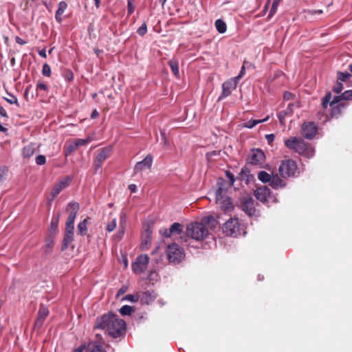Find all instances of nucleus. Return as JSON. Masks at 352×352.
Instances as JSON below:
<instances>
[{
	"label": "nucleus",
	"instance_id": "1",
	"mask_svg": "<svg viewBox=\"0 0 352 352\" xmlns=\"http://www.w3.org/2000/svg\"><path fill=\"white\" fill-rule=\"evenodd\" d=\"M95 329L105 330L113 338H118L125 332L126 324L122 319L109 313L96 320Z\"/></svg>",
	"mask_w": 352,
	"mask_h": 352
},
{
	"label": "nucleus",
	"instance_id": "2",
	"mask_svg": "<svg viewBox=\"0 0 352 352\" xmlns=\"http://www.w3.org/2000/svg\"><path fill=\"white\" fill-rule=\"evenodd\" d=\"M217 225V220L212 216L203 218L200 223H191L186 228V236L184 240L186 242L188 237L196 241L204 240L209 234L208 228L214 229Z\"/></svg>",
	"mask_w": 352,
	"mask_h": 352
},
{
	"label": "nucleus",
	"instance_id": "3",
	"mask_svg": "<svg viewBox=\"0 0 352 352\" xmlns=\"http://www.w3.org/2000/svg\"><path fill=\"white\" fill-rule=\"evenodd\" d=\"M285 145L289 150L307 158L312 157L314 155L315 151L311 144L307 143L300 138L291 137L285 140Z\"/></svg>",
	"mask_w": 352,
	"mask_h": 352
},
{
	"label": "nucleus",
	"instance_id": "4",
	"mask_svg": "<svg viewBox=\"0 0 352 352\" xmlns=\"http://www.w3.org/2000/svg\"><path fill=\"white\" fill-rule=\"evenodd\" d=\"M166 253L169 263L173 264L181 263L185 257L184 249L175 243L168 245Z\"/></svg>",
	"mask_w": 352,
	"mask_h": 352
},
{
	"label": "nucleus",
	"instance_id": "5",
	"mask_svg": "<svg viewBox=\"0 0 352 352\" xmlns=\"http://www.w3.org/2000/svg\"><path fill=\"white\" fill-rule=\"evenodd\" d=\"M278 171L280 175L284 178L296 177L299 173L296 162L290 159L283 160L281 162Z\"/></svg>",
	"mask_w": 352,
	"mask_h": 352
},
{
	"label": "nucleus",
	"instance_id": "6",
	"mask_svg": "<svg viewBox=\"0 0 352 352\" xmlns=\"http://www.w3.org/2000/svg\"><path fill=\"white\" fill-rule=\"evenodd\" d=\"M226 175L229 179V182L226 181L223 178H219L217 180V189L215 192V197H219L218 199H221V196L226 195L225 192L227 190L228 188L233 186L234 182V177L230 172H226Z\"/></svg>",
	"mask_w": 352,
	"mask_h": 352
},
{
	"label": "nucleus",
	"instance_id": "7",
	"mask_svg": "<svg viewBox=\"0 0 352 352\" xmlns=\"http://www.w3.org/2000/svg\"><path fill=\"white\" fill-rule=\"evenodd\" d=\"M96 336L98 338L96 342H90L87 346L85 344H81L73 352H105L102 349V345L104 342L102 338L98 333H96Z\"/></svg>",
	"mask_w": 352,
	"mask_h": 352
},
{
	"label": "nucleus",
	"instance_id": "8",
	"mask_svg": "<svg viewBox=\"0 0 352 352\" xmlns=\"http://www.w3.org/2000/svg\"><path fill=\"white\" fill-rule=\"evenodd\" d=\"M223 232L228 236H236L240 233V225L237 218H230L223 226Z\"/></svg>",
	"mask_w": 352,
	"mask_h": 352
},
{
	"label": "nucleus",
	"instance_id": "9",
	"mask_svg": "<svg viewBox=\"0 0 352 352\" xmlns=\"http://www.w3.org/2000/svg\"><path fill=\"white\" fill-rule=\"evenodd\" d=\"M149 263V258L146 254H141L137 257L132 263V270L135 274H141L145 272Z\"/></svg>",
	"mask_w": 352,
	"mask_h": 352
},
{
	"label": "nucleus",
	"instance_id": "10",
	"mask_svg": "<svg viewBox=\"0 0 352 352\" xmlns=\"http://www.w3.org/2000/svg\"><path fill=\"white\" fill-rule=\"evenodd\" d=\"M265 160V155L263 151L258 148L251 150L248 156L249 162L252 165L261 166L264 164Z\"/></svg>",
	"mask_w": 352,
	"mask_h": 352
},
{
	"label": "nucleus",
	"instance_id": "11",
	"mask_svg": "<svg viewBox=\"0 0 352 352\" xmlns=\"http://www.w3.org/2000/svg\"><path fill=\"white\" fill-rule=\"evenodd\" d=\"M111 150V146L104 147L100 150L94 163L96 170L102 167L103 162L110 156Z\"/></svg>",
	"mask_w": 352,
	"mask_h": 352
},
{
	"label": "nucleus",
	"instance_id": "12",
	"mask_svg": "<svg viewBox=\"0 0 352 352\" xmlns=\"http://www.w3.org/2000/svg\"><path fill=\"white\" fill-rule=\"evenodd\" d=\"M79 210V204L76 202H70L68 204L67 210L69 212L67 219L66 226L74 227V221Z\"/></svg>",
	"mask_w": 352,
	"mask_h": 352
},
{
	"label": "nucleus",
	"instance_id": "13",
	"mask_svg": "<svg viewBox=\"0 0 352 352\" xmlns=\"http://www.w3.org/2000/svg\"><path fill=\"white\" fill-rule=\"evenodd\" d=\"M318 131V126L313 122H304L302 126V134L304 138L311 140Z\"/></svg>",
	"mask_w": 352,
	"mask_h": 352
},
{
	"label": "nucleus",
	"instance_id": "14",
	"mask_svg": "<svg viewBox=\"0 0 352 352\" xmlns=\"http://www.w3.org/2000/svg\"><path fill=\"white\" fill-rule=\"evenodd\" d=\"M237 83L238 82L234 78H231L224 82L222 85V93L219 97V100H223V98L229 96L231 94L232 91L236 88Z\"/></svg>",
	"mask_w": 352,
	"mask_h": 352
},
{
	"label": "nucleus",
	"instance_id": "15",
	"mask_svg": "<svg viewBox=\"0 0 352 352\" xmlns=\"http://www.w3.org/2000/svg\"><path fill=\"white\" fill-rule=\"evenodd\" d=\"M242 210L249 216H253L256 213L254 201L252 197H244L241 202Z\"/></svg>",
	"mask_w": 352,
	"mask_h": 352
},
{
	"label": "nucleus",
	"instance_id": "16",
	"mask_svg": "<svg viewBox=\"0 0 352 352\" xmlns=\"http://www.w3.org/2000/svg\"><path fill=\"white\" fill-rule=\"evenodd\" d=\"M153 164V156L150 154L147 155L146 157L136 163L134 168V173L137 174L139 172H141L146 169H149Z\"/></svg>",
	"mask_w": 352,
	"mask_h": 352
},
{
	"label": "nucleus",
	"instance_id": "17",
	"mask_svg": "<svg viewBox=\"0 0 352 352\" xmlns=\"http://www.w3.org/2000/svg\"><path fill=\"white\" fill-rule=\"evenodd\" d=\"M72 181L70 177H67L54 185L52 189L51 195L53 197H56L63 189L67 188Z\"/></svg>",
	"mask_w": 352,
	"mask_h": 352
},
{
	"label": "nucleus",
	"instance_id": "18",
	"mask_svg": "<svg viewBox=\"0 0 352 352\" xmlns=\"http://www.w3.org/2000/svg\"><path fill=\"white\" fill-rule=\"evenodd\" d=\"M270 192V188L267 186L258 187L254 191V196L258 201L265 203L267 201Z\"/></svg>",
	"mask_w": 352,
	"mask_h": 352
},
{
	"label": "nucleus",
	"instance_id": "19",
	"mask_svg": "<svg viewBox=\"0 0 352 352\" xmlns=\"http://www.w3.org/2000/svg\"><path fill=\"white\" fill-rule=\"evenodd\" d=\"M218 198L219 197H215L216 203L220 206V207L223 211H230L232 209L233 206L232 201L230 198H228L226 195L221 196V199Z\"/></svg>",
	"mask_w": 352,
	"mask_h": 352
},
{
	"label": "nucleus",
	"instance_id": "20",
	"mask_svg": "<svg viewBox=\"0 0 352 352\" xmlns=\"http://www.w3.org/2000/svg\"><path fill=\"white\" fill-rule=\"evenodd\" d=\"M139 296L142 303L148 305L155 300L157 295L153 291H146L139 292Z\"/></svg>",
	"mask_w": 352,
	"mask_h": 352
},
{
	"label": "nucleus",
	"instance_id": "21",
	"mask_svg": "<svg viewBox=\"0 0 352 352\" xmlns=\"http://www.w3.org/2000/svg\"><path fill=\"white\" fill-rule=\"evenodd\" d=\"M74 227H65L63 238V250L67 249L74 241Z\"/></svg>",
	"mask_w": 352,
	"mask_h": 352
},
{
	"label": "nucleus",
	"instance_id": "22",
	"mask_svg": "<svg viewBox=\"0 0 352 352\" xmlns=\"http://www.w3.org/2000/svg\"><path fill=\"white\" fill-rule=\"evenodd\" d=\"M48 314L49 311L47 308L45 307L44 306H41L38 312L37 318L35 321V326L36 327H41Z\"/></svg>",
	"mask_w": 352,
	"mask_h": 352
},
{
	"label": "nucleus",
	"instance_id": "23",
	"mask_svg": "<svg viewBox=\"0 0 352 352\" xmlns=\"http://www.w3.org/2000/svg\"><path fill=\"white\" fill-rule=\"evenodd\" d=\"M270 185L274 189L283 188L285 186V182L281 179L278 175H272L270 182Z\"/></svg>",
	"mask_w": 352,
	"mask_h": 352
},
{
	"label": "nucleus",
	"instance_id": "24",
	"mask_svg": "<svg viewBox=\"0 0 352 352\" xmlns=\"http://www.w3.org/2000/svg\"><path fill=\"white\" fill-rule=\"evenodd\" d=\"M67 8V4L65 1H60L58 3V8L55 14V19L58 22L60 23L62 21L61 16L65 12Z\"/></svg>",
	"mask_w": 352,
	"mask_h": 352
},
{
	"label": "nucleus",
	"instance_id": "25",
	"mask_svg": "<svg viewBox=\"0 0 352 352\" xmlns=\"http://www.w3.org/2000/svg\"><path fill=\"white\" fill-rule=\"evenodd\" d=\"M89 219V218L87 217V218L85 219L84 220H82V221L79 222V223L77 226L78 234H79L80 236H85L87 234V224H88Z\"/></svg>",
	"mask_w": 352,
	"mask_h": 352
},
{
	"label": "nucleus",
	"instance_id": "26",
	"mask_svg": "<svg viewBox=\"0 0 352 352\" xmlns=\"http://www.w3.org/2000/svg\"><path fill=\"white\" fill-rule=\"evenodd\" d=\"M293 107L294 104L292 103H289L285 110L281 111L278 113V119L280 122L283 124L285 118L287 116L291 115L293 111Z\"/></svg>",
	"mask_w": 352,
	"mask_h": 352
},
{
	"label": "nucleus",
	"instance_id": "27",
	"mask_svg": "<svg viewBox=\"0 0 352 352\" xmlns=\"http://www.w3.org/2000/svg\"><path fill=\"white\" fill-rule=\"evenodd\" d=\"M168 65L170 66L173 73L176 77H179V63L178 60L175 58L170 59L168 63Z\"/></svg>",
	"mask_w": 352,
	"mask_h": 352
},
{
	"label": "nucleus",
	"instance_id": "28",
	"mask_svg": "<svg viewBox=\"0 0 352 352\" xmlns=\"http://www.w3.org/2000/svg\"><path fill=\"white\" fill-rule=\"evenodd\" d=\"M182 225L179 223H174L169 228V232L172 233V235L180 234L182 232Z\"/></svg>",
	"mask_w": 352,
	"mask_h": 352
},
{
	"label": "nucleus",
	"instance_id": "29",
	"mask_svg": "<svg viewBox=\"0 0 352 352\" xmlns=\"http://www.w3.org/2000/svg\"><path fill=\"white\" fill-rule=\"evenodd\" d=\"M214 25H215V28H216L217 30L219 33L223 34L226 32L227 25H226V23L223 20L217 19L215 21Z\"/></svg>",
	"mask_w": 352,
	"mask_h": 352
},
{
	"label": "nucleus",
	"instance_id": "30",
	"mask_svg": "<svg viewBox=\"0 0 352 352\" xmlns=\"http://www.w3.org/2000/svg\"><path fill=\"white\" fill-rule=\"evenodd\" d=\"M269 117H266L262 120H250L244 124V126L248 129H252L259 123L264 122L268 120Z\"/></svg>",
	"mask_w": 352,
	"mask_h": 352
},
{
	"label": "nucleus",
	"instance_id": "31",
	"mask_svg": "<svg viewBox=\"0 0 352 352\" xmlns=\"http://www.w3.org/2000/svg\"><path fill=\"white\" fill-rule=\"evenodd\" d=\"M34 146L32 144L25 146L23 149V156L26 158L30 157L34 153Z\"/></svg>",
	"mask_w": 352,
	"mask_h": 352
},
{
	"label": "nucleus",
	"instance_id": "32",
	"mask_svg": "<svg viewBox=\"0 0 352 352\" xmlns=\"http://www.w3.org/2000/svg\"><path fill=\"white\" fill-rule=\"evenodd\" d=\"M124 223H125V214H122V215L120 217V228L119 230L118 231L116 236L119 240L123 237L124 234V226H123Z\"/></svg>",
	"mask_w": 352,
	"mask_h": 352
},
{
	"label": "nucleus",
	"instance_id": "33",
	"mask_svg": "<svg viewBox=\"0 0 352 352\" xmlns=\"http://www.w3.org/2000/svg\"><path fill=\"white\" fill-rule=\"evenodd\" d=\"M272 176L265 171H260L258 173V179L263 183H270Z\"/></svg>",
	"mask_w": 352,
	"mask_h": 352
},
{
	"label": "nucleus",
	"instance_id": "34",
	"mask_svg": "<svg viewBox=\"0 0 352 352\" xmlns=\"http://www.w3.org/2000/svg\"><path fill=\"white\" fill-rule=\"evenodd\" d=\"M53 245H54V240L52 237H49L46 239V241H45V245L44 246V252L45 254H48L52 248H53Z\"/></svg>",
	"mask_w": 352,
	"mask_h": 352
},
{
	"label": "nucleus",
	"instance_id": "35",
	"mask_svg": "<svg viewBox=\"0 0 352 352\" xmlns=\"http://www.w3.org/2000/svg\"><path fill=\"white\" fill-rule=\"evenodd\" d=\"M133 311V308L129 305H124L119 310L120 314L122 316H129Z\"/></svg>",
	"mask_w": 352,
	"mask_h": 352
},
{
	"label": "nucleus",
	"instance_id": "36",
	"mask_svg": "<svg viewBox=\"0 0 352 352\" xmlns=\"http://www.w3.org/2000/svg\"><path fill=\"white\" fill-rule=\"evenodd\" d=\"M91 141L90 138H87L85 139H75L73 141V143L76 146V148L85 145L87 143H89Z\"/></svg>",
	"mask_w": 352,
	"mask_h": 352
},
{
	"label": "nucleus",
	"instance_id": "37",
	"mask_svg": "<svg viewBox=\"0 0 352 352\" xmlns=\"http://www.w3.org/2000/svg\"><path fill=\"white\" fill-rule=\"evenodd\" d=\"M116 218L111 217L109 222L107 223L106 229L109 232H112L116 228Z\"/></svg>",
	"mask_w": 352,
	"mask_h": 352
},
{
	"label": "nucleus",
	"instance_id": "38",
	"mask_svg": "<svg viewBox=\"0 0 352 352\" xmlns=\"http://www.w3.org/2000/svg\"><path fill=\"white\" fill-rule=\"evenodd\" d=\"M331 99V94L328 92L326 94L325 96L322 98V106L324 109H326L329 104H330V100Z\"/></svg>",
	"mask_w": 352,
	"mask_h": 352
},
{
	"label": "nucleus",
	"instance_id": "39",
	"mask_svg": "<svg viewBox=\"0 0 352 352\" xmlns=\"http://www.w3.org/2000/svg\"><path fill=\"white\" fill-rule=\"evenodd\" d=\"M349 77H351V74L348 72H338L337 74V78L338 80L344 82L346 81Z\"/></svg>",
	"mask_w": 352,
	"mask_h": 352
},
{
	"label": "nucleus",
	"instance_id": "40",
	"mask_svg": "<svg viewBox=\"0 0 352 352\" xmlns=\"http://www.w3.org/2000/svg\"><path fill=\"white\" fill-rule=\"evenodd\" d=\"M280 1V0H274L269 16H268L269 17H272L276 13Z\"/></svg>",
	"mask_w": 352,
	"mask_h": 352
},
{
	"label": "nucleus",
	"instance_id": "41",
	"mask_svg": "<svg viewBox=\"0 0 352 352\" xmlns=\"http://www.w3.org/2000/svg\"><path fill=\"white\" fill-rule=\"evenodd\" d=\"M124 299L127 300L131 302H136L138 300H140L139 293H137L136 294H134V295L128 294L124 298Z\"/></svg>",
	"mask_w": 352,
	"mask_h": 352
},
{
	"label": "nucleus",
	"instance_id": "42",
	"mask_svg": "<svg viewBox=\"0 0 352 352\" xmlns=\"http://www.w3.org/2000/svg\"><path fill=\"white\" fill-rule=\"evenodd\" d=\"M42 74L45 76L50 77L51 75V68L50 65L47 63H45L43 65L42 69Z\"/></svg>",
	"mask_w": 352,
	"mask_h": 352
},
{
	"label": "nucleus",
	"instance_id": "43",
	"mask_svg": "<svg viewBox=\"0 0 352 352\" xmlns=\"http://www.w3.org/2000/svg\"><path fill=\"white\" fill-rule=\"evenodd\" d=\"M137 32L141 36H143L147 32V26L146 22H144L142 25L138 29Z\"/></svg>",
	"mask_w": 352,
	"mask_h": 352
},
{
	"label": "nucleus",
	"instance_id": "44",
	"mask_svg": "<svg viewBox=\"0 0 352 352\" xmlns=\"http://www.w3.org/2000/svg\"><path fill=\"white\" fill-rule=\"evenodd\" d=\"M46 162V158L43 155H39L36 157V163L38 165H43Z\"/></svg>",
	"mask_w": 352,
	"mask_h": 352
},
{
	"label": "nucleus",
	"instance_id": "45",
	"mask_svg": "<svg viewBox=\"0 0 352 352\" xmlns=\"http://www.w3.org/2000/svg\"><path fill=\"white\" fill-rule=\"evenodd\" d=\"M340 106L341 105H333L331 109V116H336L340 113Z\"/></svg>",
	"mask_w": 352,
	"mask_h": 352
},
{
	"label": "nucleus",
	"instance_id": "46",
	"mask_svg": "<svg viewBox=\"0 0 352 352\" xmlns=\"http://www.w3.org/2000/svg\"><path fill=\"white\" fill-rule=\"evenodd\" d=\"M343 89L342 84L340 82H337L333 87V91L336 94H339Z\"/></svg>",
	"mask_w": 352,
	"mask_h": 352
},
{
	"label": "nucleus",
	"instance_id": "47",
	"mask_svg": "<svg viewBox=\"0 0 352 352\" xmlns=\"http://www.w3.org/2000/svg\"><path fill=\"white\" fill-rule=\"evenodd\" d=\"M342 100H350L352 98V90H347L342 94Z\"/></svg>",
	"mask_w": 352,
	"mask_h": 352
},
{
	"label": "nucleus",
	"instance_id": "48",
	"mask_svg": "<svg viewBox=\"0 0 352 352\" xmlns=\"http://www.w3.org/2000/svg\"><path fill=\"white\" fill-rule=\"evenodd\" d=\"M10 98H4V99L10 104H16L19 106V104H18V100L17 98L12 95V94H10Z\"/></svg>",
	"mask_w": 352,
	"mask_h": 352
},
{
	"label": "nucleus",
	"instance_id": "49",
	"mask_svg": "<svg viewBox=\"0 0 352 352\" xmlns=\"http://www.w3.org/2000/svg\"><path fill=\"white\" fill-rule=\"evenodd\" d=\"M342 100V95L335 96L333 98V100L331 101L330 106L338 105V103H339Z\"/></svg>",
	"mask_w": 352,
	"mask_h": 352
},
{
	"label": "nucleus",
	"instance_id": "50",
	"mask_svg": "<svg viewBox=\"0 0 352 352\" xmlns=\"http://www.w3.org/2000/svg\"><path fill=\"white\" fill-rule=\"evenodd\" d=\"M77 148L76 147V146L74 145V144L73 143V144H70L67 146V148L65 151V155H69L72 152H73L74 151H75Z\"/></svg>",
	"mask_w": 352,
	"mask_h": 352
},
{
	"label": "nucleus",
	"instance_id": "51",
	"mask_svg": "<svg viewBox=\"0 0 352 352\" xmlns=\"http://www.w3.org/2000/svg\"><path fill=\"white\" fill-rule=\"evenodd\" d=\"M127 10L129 14H131L135 10L134 6L133 5L132 2L129 0L128 1Z\"/></svg>",
	"mask_w": 352,
	"mask_h": 352
},
{
	"label": "nucleus",
	"instance_id": "52",
	"mask_svg": "<svg viewBox=\"0 0 352 352\" xmlns=\"http://www.w3.org/2000/svg\"><path fill=\"white\" fill-rule=\"evenodd\" d=\"M245 67L244 65L242 66L239 74L236 76L234 79H236V80L238 82L245 74Z\"/></svg>",
	"mask_w": 352,
	"mask_h": 352
},
{
	"label": "nucleus",
	"instance_id": "53",
	"mask_svg": "<svg viewBox=\"0 0 352 352\" xmlns=\"http://www.w3.org/2000/svg\"><path fill=\"white\" fill-rule=\"evenodd\" d=\"M127 289H128L127 286H125V285L122 286V287H120L119 289V290L118 291L117 296L124 294V293L126 292Z\"/></svg>",
	"mask_w": 352,
	"mask_h": 352
},
{
	"label": "nucleus",
	"instance_id": "54",
	"mask_svg": "<svg viewBox=\"0 0 352 352\" xmlns=\"http://www.w3.org/2000/svg\"><path fill=\"white\" fill-rule=\"evenodd\" d=\"M160 233L164 236V237H166V238H168V237H170L172 235V233H170L169 232V229H164V230H160Z\"/></svg>",
	"mask_w": 352,
	"mask_h": 352
},
{
	"label": "nucleus",
	"instance_id": "55",
	"mask_svg": "<svg viewBox=\"0 0 352 352\" xmlns=\"http://www.w3.org/2000/svg\"><path fill=\"white\" fill-rule=\"evenodd\" d=\"M36 87L38 89H41V90H43V91H45L47 89V85L43 82H38L36 85Z\"/></svg>",
	"mask_w": 352,
	"mask_h": 352
},
{
	"label": "nucleus",
	"instance_id": "56",
	"mask_svg": "<svg viewBox=\"0 0 352 352\" xmlns=\"http://www.w3.org/2000/svg\"><path fill=\"white\" fill-rule=\"evenodd\" d=\"M265 138L269 144H271L275 138V136L274 134H267L265 135Z\"/></svg>",
	"mask_w": 352,
	"mask_h": 352
},
{
	"label": "nucleus",
	"instance_id": "57",
	"mask_svg": "<svg viewBox=\"0 0 352 352\" xmlns=\"http://www.w3.org/2000/svg\"><path fill=\"white\" fill-rule=\"evenodd\" d=\"M294 95L290 92L284 93L283 98L285 100H289L293 98Z\"/></svg>",
	"mask_w": 352,
	"mask_h": 352
},
{
	"label": "nucleus",
	"instance_id": "58",
	"mask_svg": "<svg viewBox=\"0 0 352 352\" xmlns=\"http://www.w3.org/2000/svg\"><path fill=\"white\" fill-rule=\"evenodd\" d=\"M0 115L2 117L8 118V113H7L6 109L3 107H0Z\"/></svg>",
	"mask_w": 352,
	"mask_h": 352
},
{
	"label": "nucleus",
	"instance_id": "59",
	"mask_svg": "<svg viewBox=\"0 0 352 352\" xmlns=\"http://www.w3.org/2000/svg\"><path fill=\"white\" fill-rule=\"evenodd\" d=\"M323 12V11L322 10H309L308 11V14H311V15H314L315 14H322Z\"/></svg>",
	"mask_w": 352,
	"mask_h": 352
},
{
	"label": "nucleus",
	"instance_id": "60",
	"mask_svg": "<svg viewBox=\"0 0 352 352\" xmlns=\"http://www.w3.org/2000/svg\"><path fill=\"white\" fill-rule=\"evenodd\" d=\"M16 42L19 45H25L26 42L19 36L16 37Z\"/></svg>",
	"mask_w": 352,
	"mask_h": 352
},
{
	"label": "nucleus",
	"instance_id": "61",
	"mask_svg": "<svg viewBox=\"0 0 352 352\" xmlns=\"http://www.w3.org/2000/svg\"><path fill=\"white\" fill-rule=\"evenodd\" d=\"M4 174H5V168H0V182L3 181Z\"/></svg>",
	"mask_w": 352,
	"mask_h": 352
},
{
	"label": "nucleus",
	"instance_id": "62",
	"mask_svg": "<svg viewBox=\"0 0 352 352\" xmlns=\"http://www.w3.org/2000/svg\"><path fill=\"white\" fill-rule=\"evenodd\" d=\"M129 188L132 192H135L137 190V186L135 184H130Z\"/></svg>",
	"mask_w": 352,
	"mask_h": 352
},
{
	"label": "nucleus",
	"instance_id": "63",
	"mask_svg": "<svg viewBox=\"0 0 352 352\" xmlns=\"http://www.w3.org/2000/svg\"><path fill=\"white\" fill-rule=\"evenodd\" d=\"M38 54L40 56L43 57V58H46L47 57V54H46V52H45V50H41L38 52Z\"/></svg>",
	"mask_w": 352,
	"mask_h": 352
},
{
	"label": "nucleus",
	"instance_id": "64",
	"mask_svg": "<svg viewBox=\"0 0 352 352\" xmlns=\"http://www.w3.org/2000/svg\"><path fill=\"white\" fill-rule=\"evenodd\" d=\"M98 116V113L96 110H94L91 113V118H94Z\"/></svg>",
	"mask_w": 352,
	"mask_h": 352
}]
</instances>
